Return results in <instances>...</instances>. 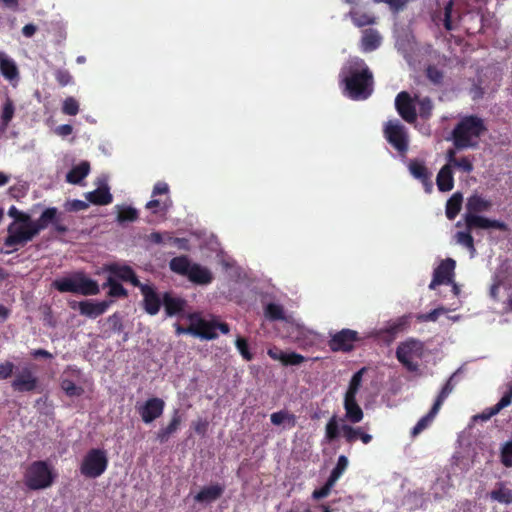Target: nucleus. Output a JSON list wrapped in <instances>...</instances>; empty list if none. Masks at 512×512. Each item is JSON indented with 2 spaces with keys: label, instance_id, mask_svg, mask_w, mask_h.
<instances>
[{
  "label": "nucleus",
  "instance_id": "6ab92c4d",
  "mask_svg": "<svg viewBox=\"0 0 512 512\" xmlns=\"http://www.w3.org/2000/svg\"><path fill=\"white\" fill-rule=\"evenodd\" d=\"M341 433L348 444H354L357 440L362 441L363 444H369L373 439L372 435L367 433L362 426L342 424Z\"/></svg>",
  "mask_w": 512,
  "mask_h": 512
},
{
  "label": "nucleus",
  "instance_id": "423d86ee",
  "mask_svg": "<svg viewBox=\"0 0 512 512\" xmlns=\"http://www.w3.org/2000/svg\"><path fill=\"white\" fill-rule=\"evenodd\" d=\"M192 322L193 336L205 340H213L218 337L217 330L223 334H228L230 331L227 323H218L215 320H206L199 313H191L188 316Z\"/></svg>",
  "mask_w": 512,
  "mask_h": 512
},
{
  "label": "nucleus",
  "instance_id": "6e6d98bb",
  "mask_svg": "<svg viewBox=\"0 0 512 512\" xmlns=\"http://www.w3.org/2000/svg\"><path fill=\"white\" fill-rule=\"evenodd\" d=\"M500 460L505 467H512V441H508L503 445Z\"/></svg>",
  "mask_w": 512,
  "mask_h": 512
},
{
  "label": "nucleus",
  "instance_id": "13d9d810",
  "mask_svg": "<svg viewBox=\"0 0 512 512\" xmlns=\"http://www.w3.org/2000/svg\"><path fill=\"white\" fill-rule=\"evenodd\" d=\"M334 486L335 485L333 483L326 480L325 484L321 488L315 489L312 492V498L314 500H321L323 498H326L331 493V490L333 489Z\"/></svg>",
  "mask_w": 512,
  "mask_h": 512
},
{
  "label": "nucleus",
  "instance_id": "9b49d317",
  "mask_svg": "<svg viewBox=\"0 0 512 512\" xmlns=\"http://www.w3.org/2000/svg\"><path fill=\"white\" fill-rule=\"evenodd\" d=\"M8 235L4 240L6 247L12 248L18 245L24 246L34 236L26 223L12 222L7 228Z\"/></svg>",
  "mask_w": 512,
  "mask_h": 512
},
{
  "label": "nucleus",
  "instance_id": "8fccbe9b",
  "mask_svg": "<svg viewBox=\"0 0 512 512\" xmlns=\"http://www.w3.org/2000/svg\"><path fill=\"white\" fill-rule=\"evenodd\" d=\"M452 379H453V375L447 380L445 385L442 387L440 393L438 394V396L433 404L434 406H436L439 409L441 408V406L443 405L446 398L450 395V393L454 389V385L452 384Z\"/></svg>",
  "mask_w": 512,
  "mask_h": 512
},
{
  "label": "nucleus",
  "instance_id": "603ef678",
  "mask_svg": "<svg viewBox=\"0 0 512 512\" xmlns=\"http://www.w3.org/2000/svg\"><path fill=\"white\" fill-rule=\"evenodd\" d=\"M15 108L13 101L7 98L2 109L1 121L4 126H8L14 116Z\"/></svg>",
  "mask_w": 512,
  "mask_h": 512
},
{
  "label": "nucleus",
  "instance_id": "ddd939ff",
  "mask_svg": "<svg viewBox=\"0 0 512 512\" xmlns=\"http://www.w3.org/2000/svg\"><path fill=\"white\" fill-rule=\"evenodd\" d=\"M39 380L29 367H23L11 382V387L15 392L24 393L35 391Z\"/></svg>",
  "mask_w": 512,
  "mask_h": 512
},
{
  "label": "nucleus",
  "instance_id": "49530a36",
  "mask_svg": "<svg viewBox=\"0 0 512 512\" xmlns=\"http://www.w3.org/2000/svg\"><path fill=\"white\" fill-rule=\"evenodd\" d=\"M61 388L69 397H79L84 393L81 386L76 385L72 380L64 379L61 382Z\"/></svg>",
  "mask_w": 512,
  "mask_h": 512
},
{
  "label": "nucleus",
  "instance_id": "e433bc0d",
  "mask_svg": "<svg viewBox=\"0 0 512 512\" xmlns=\"http://www.w3.org/2000/svg\"><path fill=\"white\" fill-rule=\"evenodd\" d=\"M490 498L499 503L509 505L512 503V489L499 482L497 483V488L490 492Z\"/></svg>",
  "mask_w": 512,
  "mask_h": 512
},
{
  "label": "nucleus",
  "instance_id": "9d476101",
  "mask_svg": "<svg viewBox=\"0 0 512 512\" xmlns=\"http://www.w3.org/2000/svg\"><path fill=\"white\" fill-rule=\"evenodd\" d=\"M136 411L145 424H150L162 416L165 409V401L159 397L148 398L144 403H137Z\"/></svg>",
  "mask_w": 512,
  "mask_h": 512
},
{
  "label": "nucleus",
  "instance_id": "412c9836",
  "mask_svg": "<svg viewBox=\"0 0 512 512\" xmlns=\"http://www.w3.org/2000/svg\"><path fill=\"white\" fill-rule=\"evenodd\" d=\"M163 306L168 317L180 316L187 306V301L181 297L175 296L171 292H165L163 294Z\"/></svg>",
  "mask_w": 512,
  "mask_h": 512
},
{
  "label": "nucleus",
  "instance_id": "7c9ffc66",
  "mask_svg": "<svg viewBox=\"0 0 512 512\" xmlns=\"http://www.w3.org/2000/svg\"><path fill=\"white\" fill-rule=\"evenodd\" d=\"M492 206L489 200L484 199L482 196L474 194L470 196L466 203V213L478 215V213L488 211Z\"/></svg>",
  "mask_w": 512,
  "mask_h": 512
},
{
  "label": "nucleus",
  "instance_id": "37998d69",
  "mask_svg": "<svg viewBox=\"0 0 512 512\" xmlns=\"http://www.w3.org/2000/svg\"><path fill=\"white\" fill-rule=\"evenodd\" d=\"M366 372V368H361L357 372H355L349 382V386L344 396H354L356 397L360 387L362 385L363 374Z\"/></svg>",
  "mask_w": 512,
  "mask_h": 512
},
{
  "label": "nucleus",
  "instance_id": "a878e982",
  "mask_svg": "<svg viewBox=\"0 0 512 512\" xmlns=\"http://www.w3.org/2000/svg\"><path fill=\"white\" fill-rule=\"evenodd\" d=\"M512 403V386L509 387V390L502 396L497 404L492 407L486 408L480 414L474 416L475 420L487 421L494 415L498 414L502 409L508 407Z\"/></svg>",
  "mask_w": 512,
  "mask_h": 512
},
{
  "label": "nucleus",
  "instance_id": "a18cd8bd",
  "mask_svg": "<svg viewBox=\"0 0 512 512\" xmlns=\"http://www.w3.org/2000/svg\"><path fill=\"white\" fill-rule=\"evenodd\" d=\"M172 205V201L169 197H167L164 201L160 199H152L147 202L146 208L153 213L158 212H167L170 206Z\"/></svg>",
  "mask_w": 512,
  "mask_h": 512
},
{
  "label": "nucleus",
  "instance_id": "f704fd0d",
  "mask_svg": "<svg viewBox=\"0 0 512 512\" xmlns=\"http://www.w3.org/2000/svg\"><path fill=\"white\" fill-rule=\"evenodd\" d=\"M454 7L453 0H449L445 6L443 12H435L432 16L433 21L436 24H439V22L443 23L444 28L447 31L453 30V23H452V11Z\"/></svg>",
  "mask_w": 512,
  "mask_h": 512
},
{
  "label": "nucleus",
  "instance_id": "f3484780",
  "mask_svg": "<svg viewBox=\"0 0 512 512\" xmlns=\"http://www.w3.org/2000/svg\"><path fill=\"white\" fill-rule=\"evenodd\" d=\"M408 169L410 174L422 183L425 192L431 193L433 189V182L431 180L432 173L426 167L424 162L418 159H412L408 164Z\"/></svg>",
  "mask_w": 512,
  "mask_h": 512
},
{
  "label": "nucleus",
  "instance_id": "20e7f679",
  "mask_svg": "<svg viewBox=\"0 0 512 512\" xmlns=\"http://www.w3.org/2000/svg\"><path fill=\"white\" fill-rule=\"evenodd\" d=\"M56 478L53 468L43 460L32 462L24 473V483L30 490H43L52 486Z\"/></svg>",
  "mask_w": 512,
  "mask_h": 512
},
{
  "label": "nucleus",
  "instance_id": "864d4df0",
  "mask_svg": "<svg viewBox=\"0 0 512 512\" xmlns=\"http://www.w3.org/2000/svg\"><path fill=\"white\" fill-rule=\"evenodd\" d=\"M62 112L69 116H75L79 112V103L74 97H67L63 101Z\"/></svg>",
  "mask_w": 512,
  "mask_h": 512
},
{
  "label": "nucleus",
  "instance_id": "0eeeda50",
  "mask_svg": "<svg viewBox=\"0 0 512 512\" xmlns=\"http://www.w3.org/2000/svg\"><path fill=\"white\" fill-rule=\"evenodd\" d=\"M423 349L424 345L420 340L409 339L397 347L396 357L408 371L414 372L418 369V363L414 360L422 357Z\"/></svg>",
  "mask_w": 512,
  "mask_h": 512
},
{
  "label": "nucleus",
  "instance_id": "79ce46f5",
  "mask_svg": "<svg viewBox=\"0 0 512 512\" xmlns=\"http://www.w3.org/2000/svg\"><path fill=\"white\" fill-rule=\"evenodd\" d=\"M341 432V426L339 425V421L336 415H333L325 426V439L328 442L335 441Z\"/></svg>",
  "mask_w": 512,
  "mask_h": 512
},
{
  "label": "nucleus",
  "instance_id": "ea45409f",
  "mask_svg": "<svg viewBox=\"0 0 512 512\" xmlns=\"http://www.w3.org/2000/svg\"><path fill=\"white\" fill-rule=\"evenodd\" d=\"M439 408L436 406H432L430 411L424 415L422 418L419 419V421L416 423V425L413 427L411 431L412 437H416L419 435L423 430H425L434 420L435 416L439 412Z\"/></svg>",
  "mask_w": 512,
  "mask_h": 512
},
{
  "label": "nucleus",
  "instance_id": "7ed1b4c3",
  "mask_svg": "<svg viewBox=\"0 0 512 512\" xmlns=\"http://www.w3.org/2000/svg\"><path fill=\"white\" fill-rule=\"evenodd\" d=\"M52 286L61 293H74L84 296L97 295L100 292L98 283L77 273L72 277H62L53 281Z\"/></svg>",
  "mask_w": 512,
  "mask_h": 512
},
{
  "label": "nucleus",
  "instance_id": "473e14b6",
  "mask_svg": "<svg viewBox=\"0 0 512 512\" xmlns=\"http://www.w3.org/2000/svg\"><path fill=\"white\" fill-rule=\"evenodd\" d=\"M86 199L94 205H108L112 203L113 197L107 186L99 187L86 194Z\"/></svg>",
  "mask_w": 512,
  "mask_h": 512
},
{
  "label": "nucleus",
  "instance_id": "052dcab7",
  "mask_svg": "<svg viewBox=\"0 0 512 512\" xmlns=\"http://www.w3.org/2000/svg\"><path fill=\"white\" fill-rule=\"evenodd\" d=\"M55 79L61 87H65L73 82L72 75L65 69L56 70Z\"/></svg>",
  "mask_w": 512,
  "mask_h": 512
},
{
  "label": "nucleus",
  "instance_id": "bb28decb",
  "mask_svg": "<svg viewBox=\"0 0 512 512\" xmlns=\"http://www.w3.org/2000/svg\"><path fill=\"white\" fill-rule=\"evenodd\" d=\"M188 280L197 285H207L213 280L211 271L198 263H193L187 276Z\"/></svg>",
  "mask_w": 512,
  "mask_h": 512
},
{
  "label": "nucleus",
  "instance_id": "c03bdc74",
  "mask_svg": "<svg viewBox=\"0 0 512 512\" xmlns=\"http://www.w3.org/2000/svg\"><path fill=\"white\" fill-rule=\"evenodd\" d=\"M418 113L422 119H429L434 108L433 102L429 97L417 99Z\"/></svg>",
  "mask_w": 512,
  "mask_h": 512
},
{
  "label": "nucleus",
  "instance_id": "f257e3e1",
  "mask_svg": "<svg viewBox=\"0 0 512 512\" xmlns=\"http://www.w3.org/2000/svg\"><path fill=\"white\" fill-rule=\"evenodd\" d=\"M339 83L352 100H365L373 92V73L363 59L349 60L340 70Z\"/></svg>",
  "mask_w": 512,
  "mask_h": 512
},
{
  "label": "nucleus",
  "instance_id": "a19ab883",
  "mask_svg": "<svg viewBox=\"0 0 512 512\" xmlns=\"http://www.w3.org/2000/svg\"><path fill=\"white\" fill-rule=\"evenodd\" d=\"M270 420L273 425L277 426L283 423H287L290 427H294L296 425V416L287 410H280L272 413Z\"/></svg>",
  "mask_w": 512,
  "mask_h": 512
},
{
  "label": "nucleus",
  "instance_id": "2f4dec72",
  "mask_svg": "<svg viewBox=\"0 0 512 512\" xmlns=\"http://www.w3.org/2000/svg\"><path fill=\"white\" fill-rule=\"evenodd\" d=\"M90 172V163L82 161L78 165L71 168L66 175V181L70 184H80Z\"/></svg>",
  "mask_w": 512,
  "mask_h": 512
},
{
  "label": "nucleus",
  "instance_id": "f03ea898",
  "mask_svg": "<svg viewBox=\"0 0 512 512\" xmlns=\"http://www.w3.org/2000/svg\"><path fill=\"white\" fill-rule=\"evenodd\" d=\"M487 131L482 118L477 115L462 117L451 132L453 146L458 150L476 148L480 137Z\"/></svg>",
  "mask_w": 512,
  "mask_h": 512
},
{
  "label": "nucleus",
  "instance_id": "6e6552de",
  "mask_svg": "<svg viewBox=\"0 0 512 512\" xmlns=\"http://www.w3.org/2000/svg\"><path fill=\"white\" fill-rule=\"evenodd\" d=\"M384 137L400 154H405L409 148V135L406 127L399 120L385 123Z\"/></svg>",
  "mask_w": 512,
  "mask_h": 512
},
{
  "label": "nucleus",
  "instance_id": "72a5a7b5",
  "mask_svg": "<svg viewBox=\"0 0 512 512\" xmlns=\"http://www.w3.org/2000/svg\"><path fill=\"white\" fill-rule=\"evenodd\" d=\"M192 265L193 263L186 255L174 257L169 261L170 270L173 273L178 274L180 276H184L186 278L190 272Z\"/></svg>",
  "mask_w": 512,
  "mask_h": 512
},
{
  "label": "nucleus",
  "instance_id": "1a4fd4ad",
  "mask_svg": "<svg viewBox=\"0 0 512 512\" xmlns=\"http://www.w3.org/2000/svg\"><path fill=\"white\" fill-rule=\"evenodd\" d=\"M360 341L357 331L351 329H342L335 333L328 341V346L333 352H350L354 349L355 343Z\"/></svg>",
  "mask_w": 512,
  "mask_h": 512
},
{
  "label": "nucleus",
  "instance_id": "09e8293b",
  "mask_svg": "<svg viewBox=\"0 0 512 512\" xmlns=\"http://www.w3.org/2000/svg\"><path fill=\"white\" fill-rule=\"evenodd\" d=\"M138 218V211L133 207H123L119 210L117 221L119 223L134 222Z\"/></svg>",
  "mask_w": 512,
  "mask_h": 512
},
{
  "label": "nucleus",
  "instance_id": "de8ad7c7",
  "mask_svg": "<svg viewBox=\"0 0 512 512\" xmlns=\"http://www.w3.org/2000/svg\"><path fill=\"white\" fill-rule=\"evenodd\" d=\"M455 238L459 244L465 246L471 253L475 252L474 239L471 235V231L468 229H466V231H458Z\"/></svg>",
  "mask_w": 512,
  "mask_h": 512
},
{
  "label": "nucleus",
  "instance_id": "dca6fc26",
  "mask_svg": "<svg viewBox=\"0 0 512 512\" xmlns=\"http://www.w3.org/2000/svg\"><path fill=\"white\" fill-rule=\"evenodd\" d=\"M143 295V307L149 315H156L163 305V296L161 297L156 289L149 284H141L138 287Z\"/></svg>",
  "mask_w": 512,
  "mask_h": 512
},
{
  "label": "nucleus",
  "instance_id": "f8f14e48",
  "mask_svg": "<svg viewBox=\"0 0 512 512\" xmlns=\"http://www.w3.org/2000/svg\"><path fill=\"white\" fill-rule=\"evenodd\" d=\"M456 261L452 258H446L434 269L433 278L429 284V289L434 290L442 284H450L453 281Z\"/></svg>",
  "mask_w": 512,
  "mask_h": 512
},
{
  "label": "nucleus",
  "instance_id": "2eb2a0df",
  "mask_svg": "<svg viewBox=\"0 0 512 512\" xmlns=\"http://www.w3.org/2000/svg\"><path fill=\"white\" fill-rule=\"evenodd\" d=\"M466 229L472 231L475 228L480 229H498L500 231H507L508 226L505 222L496 219H488L483 216L474 215L472 213H465L464 215Z\"/></svg>",
  "mask_w": 512,
  "mask_h": 512
},
{
  "label": "nucleus",
  "instance_id": "aec40b11",
  "mask_svg": "<svg viewBox=\"0 0 512 512\" xmlns=\"http://www.w3.org/2000/svg\"><path fill=\"white\" fill-rule=\"evenodd\" d=\"M182 421H183V415H182L180 409H174L171 414V419H170L169 423L166 426L161 427L157 431L156 439L160 443L167 442L170 439V437L178 431V429L181 426Z\"/></svg>",
  "mask_w": 512,
  "mask_h": 512
},
{
  "label": "nucleus",
  "instance_id": "cd10ccee",
  "mask_svg": "<svg viewBox=\"0 0 512 512\" xmlns=\"http://www.w3.org/2000/svg\"><path fill=\"white\" fill-rule=\"evenodd\" d=\"M40 218L47 226L52 224L54 230L59 234H65L68 232V227L61 222V214L58 213L57 208L49 207L45 209L41 213Z\"/></svg>",
  "mask_w": 512,
  "mask_h": 512
},
{
  "label": "nucleus",
  "instance_id": "0e129e2a",
  "mask_svg": "<svg viewBox=\"0 0 512 512\" xmlns=\"http://www.w3.org/2000/svg\"><path fill=\"white\" fill-rule=\"evenodd\" d=\"M15 370V365L11 361H4L0 363V380H7L13 374Z\"/></svg>",
  "mask_w": 512,
  "mask_h": 512
},
{
  "label": "nucleus",
  "instance_id": "c756f323",
  "mask_svg": "<svg viewBox=\"0 0 512 512\" xmlns=\"http://www.w3.org/2000/svg\"><path fill=\"white\" fill-rule=\"evenodd\" d=\"M0 72L9 81L19 78V70L15 61L0 52Z\"/></svg>",
  "mask_w": 512,
  "mask_h": 512
},
{
  "label": "nucleus",
  "instance_id": "393cba45",
  "mask_svg": "<svg viewBox=\"0 0 512 512\" xmlns=\"http://www.w3.org/2000/svg\"><path fill=\"white\" fill-rule=\"evenodd\" d=\"M225 491L222 484L215 483L203 487L195 496L194 500L198 503H211L219 499Z\"/></svg>",
  "mask_w": 512,
  "mask_h": 512
},
{
  "label": "nucleus",
  "instance_id": "680f3d73",
  "mask_svg": "<svg viewBox=\"0 0 512 512\" xmlns=\"http://www.w3.org/2000/svg\"><path fill=\"white\" fill-rule=\"evenodd\" d=\"M453 168H457L464 173H471L474 169L473 162L469 157L458 158L453 163Z\"/></svg>",
  "mask_w": 512,
  "mask_h": 512
},
{
  "label": "nucleus",
  "instance_id": "4c0bfd02",
  "mask_svg": "<svg viewBox=\"0 0 512 512\" xmlns=\"http://www.w3.org/2000/svg\"><path fill=\"white\" fill-rule=\"evenodd\" d=\"M381 44V36L374 29H366L362 37V45L365 51H373Z\"/></svg>",
  "mask_w": 512,
  "mask_h": 512
},
{
  "label": "nucleus",
  "instance_id": "c85d7f7f",
  "mask_svg": "<svg viewBox=\"0 0 512 512\" xmlns=\"http://www.w3.org/2000/svg\"><path fill=\"white\" fill-rule=\"evenodd\" d=\"M453 168L450 165H444L439 170L436 177L438 190L441 192H449L454 187Z\"/></svg>",
  "mask_w": 512,
  "mask_h": 512
},
{
  "label": "nucleus",
  "instance_id": "b1692460",
  "mask_svg": "<svg viewBox=\"0 0 512 512\" xmlns=\"http://www.w3.org/2000/svg\"><path fill=\"white\" fill-rule=\"evenodd\" d=\"M343 406L345 410V420L347 422L356 424L363 420L364 412L358 404L356 397L344 396Z\"/></svg>",
  "mask_w": 512,
  "mask_h": 512
},
{
  "label": "nucleus",
  "instance_id": "39448f33",
  "mask_svg": "<svg viewBox=\"0 0 512 512\" xmlns=\"http://www.w3.org/2000/svg\"><path fill=\"white\" fill-rule=\"evenodd\" d=\"M107 466L106 451L100 448H92L83 457L79 470L85 478L95 479L106 471Z\"/></svg>",
  "mask_w": 512,
  "mask_h": 512
},
{
  "label": "nucleus",
  "instance_id": "e2e57ef3",
  "mask_svg": "<svg viewBox=\"0 0 512 512\" xmlns=\"http://www.w3.org/2000/svg\"><path fill=\"white\" fill-rule=\"evenodd\" d=\"M167 243L176 246L180 250L189 251V241L186 238L173 237L171 234H166Z\"/></svg>",
  "mask_w": 512,
  "mask_h": 512
},
{
  "label": "nucleus",
  "instance_id": "69168bd1",
  "mask_svg": "<svg viewBox=\"0 0 512 512\" xmlns=\"http://www.w3.org/2000/svg\"><path fill=\"white\" fill-rule=\"evenodd\" d=\"M445 311L446 310L443 307L435 308L429 313L419 315L417 319L421 322H435L441 314L445 313Z\"/></svg>",
  "mask_w": 512,
  "mask_h": 512
},
{
  "label": "nucleus",
  "instance_id": "338daca9",
  "mask_svg": "<svg viewBox=\"0 0 512 512\" xmlns=\"http://www.w3.org/2000/svg\"><path fill=\"white\" fill-rule=\"evenodd\" d=\"M8 215L14 218L16 223H25L30 221V215L19 211L15 206H11L8 210Z\"/></svg>",
  "mask_w": 512,
  "mask_h": 512
},
{
  "label": "nucleus",
  "instance_id": "4468645a",
  "mask_svg": "<svg viewBox=\"0 0 512 512\" xmlns=\"http://www.w3.org/2000/svg\"><path fill=\"white\" fill-rule=\"evenodd\" d=\"M395 108L401 118L407 123H414L417 119V111L414 101L406 91L398 93L395 99Z\"/></svg>",
  "mask_w": 512,
  "mask_h": 512
},
{
  "label": "nucleus",
  "instance_id": "3c124183",
  "mask_svg": "<svg viewBox=\"0 0 512 512\" xmlns=\"http://www.w3.org/2000/svg\"><path fill=\"white\" fill-rule=\"evenodd\" d=\"M426 77L432 82L434 85H440L444 79V73L435 65H429L426 68Z\"/></svg>",
  "mask_w": 512,
  "mask_h": 512
},
{
  "label": "nucleus",
  "instance_id": "58836bf2",
  "mask_svg": "<svg viewBox=\"0 0 512 512\" xmlns=\"http://www.w3.org/2000/svg\"><path fill=\"white\" fill-rule=\"evenodd\" d=\"M106 287L109 288L108 296L112 298H125L128 296V291L118 280L112 276H109L106 282L103 283V288Z\"/></svg>",
  "mask_w": 512,
  "mask_h": 512
},
{
  "label": "nucleus",
  "instance_id": "774afa93",
  "mask_svg": "<svg viewBox=\"0 0 512 512\" xmlns=\"http://www.w3.org/2000/svg\"><path fill=\"white\" fill-rule=\"evenodd\" d=\"M88 207H89L88 203H86L85 201H82V200H78V199L67 201L65 203L66 210L70 211V212L86 210Z\"/></svg>",
  "mask_w": 512,
  "mask_h": 512
},
{
  "label": "nucleus",
  "instance_id": "4be33fe9",
  "mask_svg": "<svg viewBox=\"0 0 512 512\" xmlns=\"http://www.w3.org/2000/svg\"><path fill=\"white\" fill-rule=\"evenodd\" d=\"M267 354L273 360L280 361L284 366H297L305 361V357L296 352L286 353L274 346L269 348Z\"/></svg>",
  "mask_w": 512,
  "mask_h": 512
},
{
  "label": "nucleus",
  "instance_id": "bf43d9fd",
  "mask_svg": "<svg viewBox=\"0 0 512 512\" xmlns=\"http://www.w3.org/2000/svg\"><path fill=\"white\" fill-rule=\"evenodd\" d=\"M236 347H237L239 353L241 354V356L245 360H247V361L252 360L253 354L250 352L247 340L245 338L238 337L236 339Z\"/></svg>",
  "mask_w": 512,
  "mask_h": 512
},
{
  "label": "nucleus",
  "instance_id": "a211bd4d",
  "mask_svg": "<svg viewBox=\"0 0 512 512\" xmlns=\"http://www.w3.org/2000/svg\"><path fill=\"white\" fill-rule=\"evenodd\" d=\"M104 270L114 277L116 280L130 282L133 286L139 287L142 283L139 281L135 271L129 265H120L112 263L106 265Z\"/></svg>",
  "mask_w": 512,
  "mask_h": 512
},
{
  "label": "nucleus",
  "instance_id": "4d7b16f0",
  "mask_svg": "<svg viewBox=\"0 0 512 512\" xmlns=\"http://www.w3.org/2000/svg\"><path fill=\"white\" fill-rule=\"evenodd\" d=\"M107 322L109 324L110 329L113 332H115V333L122 332L124 326H123L122 316L118 312H115L112 315H110L107 318Z\"/></svg>",
  "mask_w": 512,
  "mask_h": 512
},
{
  "label": "nucleus",
  "instance_id": "5fc2aeb1",
  "mask_svg": "<svg viewBox=\"0 0 512 512\" xmlns=\"http://www.w3.org/2000/svg\"><path fill=\"white\" fill-rule=\"evenodd\" d=\"M265 314L271 320L284 319V311L279 304L269 303L265 308Z\"/></svg>",
  "mask_w": 512,
  "mask_h": 512
},
{
  "label": "nucleus",
  "instance_id": "5701e85b",
  "mask_svg": "<svg viewBox=\"0 0 512 512\" xmlns=\"http://www.w3.org/2000/svg\"><path fill=\"white\" fill-rule=\"evenodd\" d=\"M111 301H100L95 302L93 300H83L80 301V314L89 318H97L104 314L109 306Z\"/></svg>",
  "mask_w": 512,
  "mask_h": 512
},
{
  "label": "nucleus",
  "instance_id": "c9c22d12",
  "mask_svg": "<svg viewBox=\"0 0 512 512\" xmlns=\"http://www.w3.org/2000/svg\"><path fill=\"white\" fill-rule=\"evenodd\" d=\"M463 203V195L460 192H455L446 203V217L449 220H454L459 214Z\"/></svg>",
  "mask_w": 512,
  "mask_h": 512
}]
</instances>
